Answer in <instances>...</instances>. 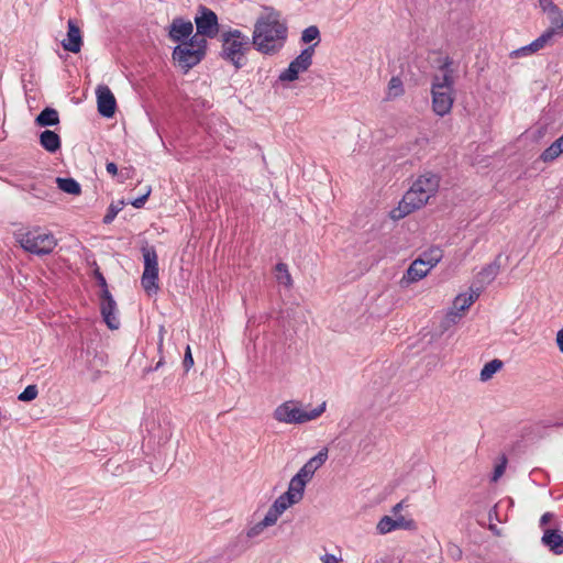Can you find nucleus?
Segmentation results:
<instances>
[{"mask_svg":"<svg viewBox=\"0 0 563 563\" xmlns=\"http://www.w3.org/2000/svg\"><path fill=\"white\" fill-rule=\"evenodd\" d=\"M183 366L186 372H188L194 366V358H192V354H191V350H190L189 345H187V347H186Z\"/></svg>","mask_w":563,"mask_h":563,"instance_id":"38","label":"nucleus"},{"mask_svg":"<svg viewBox=\"0 0 563 563\" xmlns=\"http://www.w3.org/2000/svg\"><path fill=\"white\" fill-rule=\"evenodd\" d=\"M150 194H151V188H147L146 192H145L143 196H141V197L135 198L134 200H132V201H131V205H132L134 208H137V209H139V208H142V207L145 205L146 200L148 199Z\"/></svg>","mask_w":563,"mask_h":563,"instance_id":"42","label":"nucleus"},{"mask_svg":"<svg viewBox=\"0 0 563 563\" xmlns=\"http://www.w3.org/2000/svg\"><path fill=\"white\" fill-rule=\"evenodd\" d=\"M144 260V271L141 285L147 295L156 294L158 286V256L153 245H144L141 249Z\"/></svg>","mask_w":563,"mask_h":563,"instance_id":"7","label":"nucleus"},{"mask_svg":"<svg viewBox=\"0 0 563 563\" xmlns=\"http://www.w3.org/2000/svg\"><path fill=\"white\" fill-rule=\"evenodd\" d=\"M503 365H504V363L498 358H494V360L489 361L488 363H486L479 374L481 380L486 382V380L490 379L493 377V375L495 373H497L503 367Z\"/></svg>","mask_w":563,"mask_h":563,"instance_id":"26","label":"nucleus"},{"mask_svg":"<svg viewBox=\"0 0 563 563\" xmlns=\"http://www.w3.org/2000/svg\"><path fill=\"white\" fill-rule=\"evenodd\" d=\"M59 123V115L56 109L46 107L35 118V124L41 128L54 126Z\"/></svg>","mask_w":563,"mask_h":563,"instance_id":"21","label":"nucleus"},{"mask_svg":"<svg viewBox=\"0 0 563 563\" xmlns=\"http://www.w3.org/2000/svg\"><path fill=\"white\" fill-rule=\"evenodd\" d=\"M106 169L112 176H115L118 174V166L113 162H108L107 165H106Z\"/></svg>","mask_w":563,"mask_h":563,"instance_id":"44","label":"nucleus"},{"mask_svg":"<svg viewBox=\"0 0 563 563\" xmlns=\"http://www.w3.org/2000/svg\"><path fill=\"white\" fill-rule=\"evenodd\" d=\"M98 112L103 118H112L117 110V101L110 88L106 85L98 86L96 90Z\"/></svg>","mask_w":563,"mask_h":563,"instance_id":"12","label":"nucleus"},{"mask_svg":"<svg viewBox=\"0 0 563 563\" xmlns=\"http://www.w3.org/2000/svg\"><path fill=\"white\" fill-rule=\"evenodd\" d=\"M309 481H306L303 476H299L297 473L289 483L288 489L286 493L292 494V497L299 503L305 494V487Z\"/></svg>","mask_w":563,"mask_h":563,"instance_id":"24","label":"nucleus"},{"mask_svg":"<svg viewBox=\"0 0 563 563\" xmlns=\"http://www.w3.org/2000/svg\"><path fill=\"white\" fill-rule=\"evenodd\" d=\"M164 364V357L162 356L159 358V361L156 363V365L154 367H148L145 369V373H148V372H152V371H157L158 368H161Z\"/></svg>","mask_w":563,"mask_h":563,"instance_id":"50","label":"nucleus"},{"mask_svg":"<svg viewBox=\"0 0 563 563\" xmlns=\"http://www.w3.org/2000/svg\"><path fill=\"white\" fill-rule=\"evenodd\" d=\"M430 268L424 266L422 260H415L407 269L406 277L409 283L418 282L427 276Z\"/></svg>","mask_w":563,"mask_h":563,"instance_id":"22","label":"nucleus"},{"mask_svg":"<svg viewBox=\"0 0 563 563\" xmlns=\"http://www.w3.org/2000/svg\"><path fill=\"white\" fill-rule=\"evenodd\" d=\"M14 236L24 251L38 256L51 254L57 245V240L53 233L40 227L26 231L19 230L14 233Z\"/></svg>","mask_w":563,"mask_h":563,"instance_id":"5","label":"nucleus"},{"mask_svg":"<svg viewBox=\"0 0 563 563\" xmlns=\"http://www.w3.org/2000/svg\"><path fill=\"white\" fill-rule=\"evenodd\" d=\"M279 516H280V514L273 506H271L267 514L265 515V517L262 520V526L271 527V526L275 525L276 521L278 520Z\"/></svg>","mask_w":563,"mask_h":563,"instance_id":"35","label":"nucleus"},{"mask_svg":"<svg viewBox=\"0 0 563 563\" xmlns=\"http://www.w3.org/2000/svg\"><path fill=\"white\" fill-rule=\"evenodd\" d=\"M541 8L549 13H558L559 7L552 0H539Z\"/></svg>","mask_w":563,"mask_h":563,"instance_id":"39","label":"nucleus"},{"mask_svg":"<svg viewBox=\"0 0 563 563\" xmlns=\"http://www.w3.org/2000/svg\"><path fill=\"white\" fill-rule=\"evenodd\" d=\"M453 303L454 308L460 311H465L473 305L472 298H467L466 295L456 296Z\"/></svg>","mask_w":563,"mask_h":563,"instance_id":"34","label":"nucleus"},{"mask_svg":"<svg viewBox=\"0 0 563 563\" xmlns=\"http://www.w3.org/2000/svg\"><path fill=\"white\" fill-rule=\"evenodd\" d=\"M558 140L562 144V146H563V134Z\"/></svg>","mask_w":563,"mask_h":563,"instance_id":"54","label":"nucleus"},{"mask_svg":"<svg viewBox=\"0 0 563 563\" xmlns=\"http://www.w3.org/2000/svg\"><path fill=\"white\" fill-rule=\"evenodd\" d=\"M40 144L47 152L56 153L62 146V141L55 131L45 130L40 134Z\"/></svg>","mask_w":563,"mask_h":563,"instance_id":"20","label":"nucleus"},{"mask_svg":"<svg viewBox=\"0 0 563 563\" xmlns=\"http://www.w3.org/2000/svg\"><path fill=\"white\" fill-rule=\"evenodd\" d=\"M556 344L559 350L563 353V328L556 334Z\"/></svg>","mask_w":563,"mask_h":563,"instance_id":"47","label":"nucleus"},{"mask_svg":"<svg viewBox=\"0 0 563 563\" xmlns=\"http://www.w3.org/2000/svg\"><path fill=\"white\" fill-rule=\"evenodd\" d=\"M100 312L109 329H119L120 320L115 316L117 302L109 290H104L100 295Z\"/></svg>","mask_w":563,"mask_h":563,"instance_id":"11","label":"nucleus"},{"mask_svg":"<svg viewBox=\"0 0 563 563\" xmlns=\"http://www.w3.org/2000/svg\"><path fill=\"white\" fill-rule=\"evenodd\" d=\"M500 257L499 254L494 262L482 268V271L477 275V282L483 285L490 284L499 273L500 269Z\"/></svg>","mask_w":563,"mask_h":563,"instance_id":"19","label":"nucleus"},{"mask_svg":"<svg viewBox=\"0 0 563 563\" xmlns=\"http://www.w3.org/2000/svg\"><path fill=\"white\" fill-rule=\"evenodd\" d=\"M316 46L317 44H312L303 48L301 53L289 63L288 67L280 73L278 79L280 81H294L298 78L300 73L308 70L312 65Z\"/></svg>","mask_w":563,"mask_h":563,"instance_id":"9","label":"nucleus"},{"mask_svg":"<svg viewBox=\"0 0 563 563\" xmlns=\"http://www.w3.org/2000/svg\"><path fill=\"white\" fill-rule=\"evenodd\" d=\"M482 288H483V286L479 288H476L475 290L473 288H471V294L466 297L472 298V303H474L478 299Z\"/></svg>","mask_w":563,"mask_h":563,"instance_id":"45","label":"nucleus"},{"mask_svg":"<svg viewBox=\"0 0 563 563\" xmlns=\"http://www.w3.org/2000/svg\"><path fill=\"white\" fill-rule=\"evenodd\" d=\"M328 459V449H321L313 457L305 463V465L298 471L299 476H303L306 481H310L314 475L316 471L320 468Z\"/></svg>","mask_w":563,"mask_h":563,"instance_id":"16","label":"nucleus"},{"mask_svg":"<svg viewBox=\"0 0 563 563\" xmlns=\"http://www.w3.org/2000/svg\"><path fill=\"white\" fill-rule=\"evenodd\" d=\"M197 33L208 38H214L220 33L218 15L211 9L200 4L195 16Z\"/></svg>","mask_w":563,"mask_h":563,"instance_id":"8","label":"nucleus"},{"mask_svg":"<svg viewBox=\"0 0 563 563\" xmlns=\"http://www.w3.org/2000/svg\"><path fill=\"white\" fill-rule=\"evenodd\" d=\"M560 155L558 154V152L554 150V147L552 145H550L549 147H547L540 155V159L543 161L544 163H549V162H552L554 161L555 158H558Z\"/></svg>","mask_w":563,"mask_h":563,"instance_id":"37","label":"nucleus"},{"mask_svg":"<svg viewBox=\"0 0 563 563\" xmlns=\"http://www.w3.org/2000/svg\"><path fill=\"white\" fill-rule=\"evenodd\" d=\"M440 186V177L431 172L420 175L410 189L404 195L399 206L390 212V217L399 220L423 207L435 195Z\"/></svg>","mask_w":563,"mask_h":563,"instance_id":"2","label":"nucleus"},{"mask_svg":"<svg viewBox=\"0 0 563 563\" xmlns=\"http://www.w3.org/2000/svg\"><path fill=\"white\" fill-rule=\"evenodd\" d=\"M451 555H452L454 559H461V556H462V551H461V549L454 545V547L452 548Z\"/></svg>","mask_w":563,"mask_h":563,"instance_id":"52","label":"nucleus"},{"mask_svg":"<svg viewBox=\"0 0 563 563\" xmlns=\"http://www.w3.org/2000/svg\"><path fill=\"white\" fill-rule=\"evenodd\" d=\"M265 528H267V526H262V520H261L260 522H257L256 525H254L253 527H251L247 530L246 536L249 538H255L258 534H261Z\"/></svg>","mask_w":563,"mask_h":563,"instance_id":"40","label":"nucleus"},{"mask_svg":"<svg viewBox=\"0 0 563 563\" xmlns=\"http://www.w3.org/2000/svg\"><path fill=\"white\" fill-rule=\"evenodd\" d=\"M67 38L62 41V46L65 51L71 53H79L82 46V37L79 26L76 21L69 19L67 22Z\"/></svg>","mask_w":563,"mask_h":563,"instance_id":"15","label":"nucleus"},{"mask_svg":"<svg viewBox=\"0 0 563 563\" xmlns=\"http://www.w3.org/2000/svg\"><path fill=\"white\" fill-rule=\"evenodd\" d=\"M442 256L443 253L441 249L432 247L423 252L417 260H422L424 266H428L431 269L441 261Z\"/></svg>","mask_w":563,"mask_h":563,"instance_id":"25","label":"nucleus"},{"mask_svg":"<svg viewBox=\"0 0 563 563\" xmlns=\"http://www.w3.org/2000/svg\"><path fill=\"white\" fill-rule=\"evenodd\" d=\"M172 57L184 73H187L198 65L205 58V55L199 49L188 47L185 44H178L174 47Z\"/></svg>","mask_w":563,"mask_h":563,"instance_id":"10","label":"nucleus"},{"mask_svg":"<svg viewBox=\"0 0 563 563\" xmlns=\"http://www.w3.org/2000/svg\"><path fill=\"white\" fill-rule=\"evenodd\" d=\"M325 410V402L319 405L317 408L306 411L296 407L290 401L279 405L274 411V418L279 422L285 423H305L321 416Z\"/></svg>","mask_w":563,"mask_h":563,"instance_id":"6","label":"nucleus"},{"mask_svg":"<svg viewBox=\"0 0 563 563\" xmlns=\"http://www.w3.org/2000/svg\"><path fill=\"white\" fill-rule=\"evenodd\" d=\"M125 206V202L124 200H119L118 202H112L108 209H107V212L102 219V222L104 224H110L112 223V221L115 219V217L118 216V213L123 209V207Z\"/></svg>","mask_w":563,"mask_h":563,"instance_id":"31","label":"nucleus"},{"mask_svg":"<svg viewBox=\"0 0 563 563\" xmlns=\"http://www.w3.org/2000/svg\"><path fill=\"white\" fill-rule=\"evenodd\" d=\"M276 278L280 285L286 287H290L292 285V279L288 271V266L285 263H278L276 265Z\"/></svg>","mask_w":563,"mask_h":563,"instance_id":"30","label":"nucleus"},{"mask_svg":"<svg viewBox=\"0 0 563 563\" xmlns=\"http://www.w3.org/2000/svg\"><path fill=\"white\" fill-rule=\"evenodd\" d=\"M38 390L36 385H29L24 388V390L18 396L20 401H32L37 397Z\"/></svg>","mask_w":563,"mask_h":563,"instance_id":"33","label":"nucleus"},{"mask_svg":"<svg viewBox=\"0 0 563 563\" xmlns=\"http://www.w3.org/2000/svg\"><path fill=\"white\" fill-rule=\"evenodd\" d=\"M194 32V24L189 20H185L181 16H176L173 19L169 27H168V37L178 44H184L187 38Z\"/></svg>","mask_w":563,"mask_h":563,"instance_id":"14","label":"nucleus"},{"mask_svg":"<svg viewBox=\"0 0 563 563\" xmlns=\"http://www.w3.org/2000/svg\"><path fill=\"white\" fill-rule=\"evenodd\" d=\"M388 88L394 93V96H399L404 92L402 81L399 77H391L388 84Z\"/></svg>","mask_w":563,"mask_h":563,"instance_id":"36","label":"nucleus"},{"mask_svg":"<svg viewBox=\"0 0 563 563\" xmlns=\"http://www.w3.org/2000/svg\"><path fill=\"white\" fill-rule=\"evenodd\" d=\"M553 518V514L551 512H545L541 516L540 518V526L543 527L545 525H548Z\"/></svg>","mask_w":563,"mask_h":563,"instance_id":"46","label":"nucleus"},{"mask_svg":"<svg viewBox=\"0 0 563 563\" xmlns=\"http://www.w3.org/2000/svg\"><path fill=\"white\" fill-rule=\"evenodd\" d=\"M453 60L451 57L445 56L441 64L439 65V69L443 73L440 75H434L432 78L431 85V93H432V109L433 111L440 115L444 117L448 114L453 106V69H452Z\"/></svg>","mask_w":563,"mask_h":563,"instance_id":"3","label":"nucleus"},{"mask_svg":"<svg viewBox=\"0 0 563 563\" xmlns=\"http://www.w3.org/2000/svg\"><path fill=\"white\" fill-rule=\"evenodd\" d=\"M264 10L266 13L260 15L255 22L252 44L262 54L274 55L285 45L288 27L280 20L279 11L272 7H265Z\"/></svg>","mask_w":563,"mask_h":563,"instance_id":"1","label":"nucleus"},{"mask_svg":"<svg viewBox=\"0 0 563 563\" xmlns=\"http://www.w3.org/2000/svg\"><path fill=\"white\" fill-rule=\"evenodd\" d=\"M551 145L554 147L559 155L563 153V146L558 139Z\"/></svg>","mask_w":563,"mask_h":563,"instance_id":"51","label":"nucleus"},{"mask_svg":"<svg viewBox=\"0 0 563 563\" xmlns=\"http://www.w3.org/2000/svg\"><path fill=\"white\" fill-rule=\"evenodd\" d=\"M506 463H507V459H506V456H503L501 463L495 466L493 478H492L493 481H497L505 473Z\"/></svg>","mask_w":563,"mask_h":563,"instance_id":"41","label":"nucleus"},{"mask_svg":"<svg viewBox=\"0 0 563 563\" xmlns=\"http://www.w3.org/2000/svg\"><path fill=\"white\" fill-rule=\"evenodd\" d=\"M207 38L208 37L201 36L198 33L195 35L191 34L190 37L187 38V41L184 44L188 47L201 51V54L206 56L208 48Z\"/></svg>","mask_w":563,"mask_h":563,"instance_id":"28","label":"nucleus"},{"mask_svg":"<svg viewBox=\"0 0 563 563\" xmlns=\"http://www.w3.org/2000/svg\"><path fill=\"white\" fill-rule=\"evenodd\" d=\"M164 332H165V329H164V327L162 325V327L159 328V336H158V344H157V345H158V346H157V349H158V352H159V353H161V352H162V350H163Z\"/></svg>","mask_w":563,"mask_h":563,"instance_id":"49","label":"nucleus"},{"mask_svg":"<svg viewBox=\"0 0 563 563\" xmlns=\"http://www.w3.org/2000/svg\"><path fill=\"white\" fill-rule=\"evenodd\" d=\"M551 41V32H543L539 37L532 41L530 44L515 49L510 53V57H521L533 54L542 49Z\"/></svg>","mask_w":563,"mask_h":563,"instance_id":"18","label":"nucleus"},{"mask_svg":"<svg viewBox=\"0 0 563 563\" xmlns=\"http://www.w3.org/2000/svg\"><path fill=\"white\" fill-rule=\"evenodd\" d=\"M57 188L68 195L78 196L81 194L80 184L71 177H57Z\"/></svg>","mask_w":563,"mask_h":563,"instance_id":"23","label":"nucleus"},{"mask_svg":"<svg viewBox=\"0 0 563 563\" xmlns=\"http://www.w3.org/2000/svg\"><path fill=\"white\" fill-rule=\"evenodd\" d=\"M404 508V500H401L400 503L396 504L393 509H391V512L394 515H397L401 509Z\"/></svg>","mask_w":563,"mask_h":563,"instance_id":"53","label":"nucleus"},{"mask_svg":"<svg viewBox=\"0 0 563 563\" xmlns=\"http://www.w3.org/2000/svg\"><path fill=\"white\" fill-rule=\"evenodd\" d=\"M376 529L380 534H386L397 529L413 531L417 530V522L413 519H407L404 516H399L396 519L389 516H384L378 521Z\"/></svg>","mask_w":563,"mask_h":563,"instance_id":"13","label":"nucleus"},{"mask_svg":"<svg viewBox=\"0 0 563 563\" xmlns=\"http://www.w3.org/2000/svg\"><path fill=\"white\" fill-rule=\"evenodd\" d=\"M297 503L298 501L292 497V494L285 492L273 503L272 506L282 515L290 506Z\"/></svg>","mask_w":563,"mask_h":563,"instance_id":"27","label":"nucleus"},{"mask_svg":"<svg viewBox=\"0 0 563 563\" xmlns=\"http://www.w3.org/2000/svg\"><path fill=\"white\" fill-rule=\"evenodd\" d=\"M322 563H339V560L333 554H325L322 556Z\"/></svg>","mask_w":563,"mask_h":563,"instance_id":"48","label":"nucleus"},{"mask_svg":"<svg viewBox=\"0 0 563 563\" xmlns=\"http://www.w3.org/2000/svg\"><path fill=\"white\" fill-rule=\"evenodd\" d=\"M95 277H96L98 285L101 288V292L104 290H109L107 280H106L104 276L102 275V273L99 272V269H96Z\"/></svg>","mask_w":563,"mask_h":563,"instance_id":"43","label":"nucleus"},{"mask_svg":"<svg viewBox=\"0 0 563 563\" xmlns=\"http://www.w3.org/2000/svg\"><path fill=\"white\" fill-rule=\"evenodd\" d=\"M313 41H317L314 44L318 45V43L320 41V31H319L318 26L310 25L302 31L301 42L305 44H309Z\"/></svg>","mask_w":563,"mask_h":563,"instance_id":"32","label":"nucleus"},{"mask_svg":"<svg viewBox=\"0 0 563 563\" xmlns=\"http://www.w3.org/2000/svg\"><path fill=\"white\" fill-rule=\"evenodd\" d=\"M220 57L231 63L235 69H241L246 64L245 54L251 48L250 37L238 29H229L220 33Z\"/></svg>","mask_w":563,"mask_h":563,"instance_id":"4","label":"nucleus"},{"mask_svg":"<svg viewBox=\"0 0 563 563\" xmlns=\"http://www.w3.org/2000/svg\"><path fill=\"white\" fill-rule=\"evenodd\" d=\"M541 542L554 554H563V533L560 530L545 529Z\"/></svg>","mask_w":563,"mask_h":563,"instance_id":"17","label":"nucleus"},{"mask_svg":"<svg viewBox=\"0 0 563 563\" xmlns=\"http://www.w3.org/2000/svg\"><path fill=\"white\" fill-rule=\"evenodd\" d=\"M551 20V26L545 32H551V38L559 32L563 34V14L559 8L558 13H549Z\"/></svg>","mask_w":563,"mask_h":563,"instance_id":"29","label":"nucleus"}]
</instances>
